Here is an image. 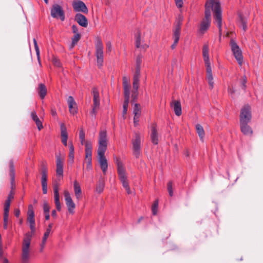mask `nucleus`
Returning <instances> with one entry per match:
<instances>
[{"mask_svg":"<svg viewBox=\"0 0 263 263\" xmlns=\"http://www.w3.org/2000/svg\"><path fill=\"white\" fill-rule=\"evenodd\" d=\"M107 146V133L106 130H101L99 135V146L98 149V162L104 174H106L108 164L104 156Z\"/></svg>","mask_w":263,"mask_h":263,"instance_id":"1","label":"nucleus"},{"mask_svg":"<svg viewBox=\"0 0 263 263\" xmlns=\"http://www.w3.org/2000/svg\"><path fill=\"white\" fill-rule=\"evenodd\" d=\"M209 8L211 10V8L214 12V18L219 29V35L221 34L222 30V11L220 7V4L218 0H209L205 4V10Z\"/></svg>","mask_w":263,"mask_h":263,"instance_id":"2","label":"nucleus"},{"mask_svg":"<svg viewBox=\"0 0 263 263\" xmlns=\"http://www.w3.org/2000/svg\"><path fill=\"white\" fill-rule=\"evenodd\" d=\"M202 53L203 60L206 67V79L208 80L210 88L212 89L214 87V81L212 68L209 56V46L207 44L204 45L202 50Z\"/></svg>","mask_w":263,"mask_h":263,"instance_id":"3","label":"nucleus"},{"mask_svg":"<svg viewBox=\"0 0 263 263\" xmlns=\"http://www.w3.org/2000/svg\"><path fill=\"white\" fill-rule=\"evenodd\" d=\"M32 234L27 233L26 234L23 239L22 245V253L21 256L22 263H29L30 258V242Z\"/></svg>","mask_w":263,"mask_h":263,"instance_id":"4","label":"nucleus"},{"mask_svg":"<svg viewBox=\"0 0 263 263\" xmlns=\"http://www.w3.org/2000/svg\"><path fill=\"white\" fill-rule=\"evenodd\" d=\"M117 164L118 166V173L119 176V178L122 182V185L126 190L128 194H131V191L128 185V183L127 181L126 176L125 173L124 168L122 163L118 160H117Z\"/></svg>","mask_w":263,"mask_h":263,"instance_id":"5","label":"nucleus"},{"mask_svg":"<svg viewBox=\"0 0 263 263\" xmlns=\"http://www.w3.org/2000/svg\"><path fill=\"white\" fill-rule=\"evenodd\" d=\"M95 47L97 65L99 67H101L103 63V46L100 39H97Z\"/></svg>","mask_w":263,"mask_h":263,"instance_id":"6","label":"nucleus"},{"mask_svg":"<svg viewBox=\"0 0 263 263\" xmlns=\"http://www.w3.org/2000/svg\"><path fill=\"white\" fill-rule=\"evenodd\" d=\"M230 46L232 51L233 52V53L238 64L239 65H241L243 62V56L241 49L235 42V41L233 40H231Z\"/></svg>","mask_w":263,"mask_h":263,"instance_id":"7","label":"nucleus"},{"mask_svg":"<svg viewBox=\"0 0 263 263\" xmlns=\"http://www.w3.org/2000/svg\"><path fill=\"white\" fill-rule=\"evenodd\" d=\"M205 17L201 23L199 31L201 33H204L209 28L211 21V12L209 8L205 10Z\"/></svg>","mask_w":263,"mask_h":263,"instance_id":"8","label":"nucleus"},{"mask_svg":"<svg viewBox=\"0 0 263 263\" xmlns=\"http://www.w3.org/2000/svg\"><path fill=\"white\" fill-rule=\"evenodd\" d=\"M250 107L245 105L241 109L240 114V124L249 123L251 120Z\"/></svg>","mask_w":263,"mask_h":263,"instance_id":"9","label":"nucleus"},{"mask_svg":"<svg viewBox=\"0 0 263 263\" xmlns=\"http://www.w3.org/2000/svg\"><path fill=\"white\" fill-rule=\"evenodd\" d=\"M51 16L55 18H60L62 21L65 20V14L62 7L58 4H54L51 9Z\"/></svg>","mask_w":263,"mask_h":263,"instance_id":"10","label":"nucleus"},{"mask_svg":"<svg viewBox=\"0 0 263 263\" xmlns=\"http://www.w3.org/2000/svg\"><path fill=\"white\" fill-rule=\"evenodd\" d=\"M133 154L136 158H139L141 154V138L139 134H136L135 139L132 141Z\"/></svg>","mask_w":263,"mask_h":263,"instance_id":"11","label":"nucleus"},{"mask_svg":"<svg viewBox=\"0 0 263 263\" xmlns=\"http://www.w3.org/2000/svg\"><path fill=\"white\" fill-rule=\"evenodd\" d=\"M64 195L65 203L67 206L68 211L69 212V213L73 214L74 212V210L76 208L75 203L72 201L70 195L67 190L64 191Z\"/></svg>","mask_w":263,"mask_h":263,"instance_id":"12","label":"nucleus"},{"mask_svg":"<svg viewBox=\"0 0 263 263\" xmlns=\"http://www.w3.org/2000/svg\"><path fill=\"white\" fill-rule=\"evenodd\" d=\"M73 10L76 12H82L87 14L88 12V9L84 2L81 1H76L72 3Z\"/></svg>","mask_w":263,"mask_h":263,"instance_id":"13","label":"nucleus"},{"mask_svg":"<svg viewBox=\"0 0 263 263\" xmlns=\"http://www.w3.org/2000/svg\"><path fill=\"white\" fill-rule=\"evenodd\" d=\"M41 184L43 189V193L44 194L47 193V169L45 166L42 167Z\"/></svg>","mask_w":263,"mask_h":263,"instance_id":"14","label":"nucleus"},{"mask_svg":"<svg viewBox=\"0 0 263 263\" xmlns=\"http://www.w3.org/2000/svg\"><path fill=\"white\" fill-rule=\"evenodd\" d=\"M67 103L70 112L72 115H74L77 113L78 110L77 104L72 96L68 97L67 99Z\"/></svg>","mask_w":263,"mask_h":263,"instance_id":"15","label":"nucleus"},{"mask_svg":"<svg viewBox=\"0 0 263 263\" xmlns=\"http://www.w3.org/2000/svg\"><path fill=\"white\" fill-rule=\"evenodd\" d=\"M56 173L57 175L63 176V159L60 156L56 157Z\"/></svg>","mask_w":263,"mask_h":263,"instance_id":"16","label":"nucleus"},{"mask_svg":"<svg viewBox=\"0 0 263 263\" xmlns=\"http://www.w3.org/2000/svg\"><path fill=\"white\" fill-rule=\"evenodd\" d=\"M151 138V141L154 144L156 145L158 143L159 140L157 130V125L155 123L153 124L152 125Z\"/></svg>","mask_w":263,"mask_h":263,"instance_id":"17","label":"nucleus"},{"mask_svg":"<svg viewBox=\"0 0 263 263\" xmlns=\"http://www.w3.org/2000/svg\"><path fill=\"white\" fill-rule=\"evenodd\" d=\"M75 21L81 26L86 27L88 25L87 18L81 13H77L75 16Z\"/></svg>","mask_w":263,"mask_h":263,"instance_id":"18","label":"nucleus"},{"mask_svg":"<svg viewBox=\"0 0 263 263\" xmlns=\"http://www.w3.org/2000/svg\"><path fill=\"white\" fill-rule=\"evenodd\" d=\"M61 135L62 137V142L65 145L67 146V140L68 139V134L67 129L64 123H60Z\"/></svg>","mask_w":263,"mask_h":263,"instance_id":"19","label":"nucleus"},{"mask_svg":"<svg viewBox=\"0 0 263 263\" xmlns=\"http://www.w3.org/2000/svg\"><path fill=\"white\" fill-rule=\"evenodd\" d=\"M171 106L173 108L176 116H179L181 115V106L179 101H173L171 103Z\"/></svg>","mask_w":263,"mask_h":263,"instance_id":"20","label":"nucleus"},{"mask_svg":"<svg viewBox=\"0 0 263 263\" xmlns=\"http://www.w3.org/2000/svg\"><path fill=\"white\" fill-rule=\"evenodd\" d=\"M237 23L239 26L242 27L243 31H246L247 29V18L241 13H239Z\"/></svg>","mask_w":263,"mask_h":263,"instance_id":"21","label":"nucleus"},{"mask_svg":"<svg viewBox=\"0 0 263 263\" xmlns=\"http://www.w3.org/2000/svg\"><path fill=\"white\" fill-rule=\"evenodd\" d=\"M92 144L90 141L85 143V159L86 160H92Z\"/></svg>","mask_w":263,"mask_h":263,"instance_id":"22","label":"nucleus"},{"mask_svg":"<svg viewBox=\"0 0 263 263\" xmlns=\"http://www.w3.org/2000/svg\"><path fill=\"white\" fill-rule=\"evenodd\" d=\"M123 86L124 96H130V85L128 83V79L126 77L123 78Z\"/></svg>","mask_w":263,"mask_h":263,"instance_id":"23","label":"nucleus"},{"mask_svg":"<svg viewBox=\"0 0 263 263\" xmlns=\"http://www.w3.org/2000/svg\"><path fill=\"white\" fill-rule=\"evenodd\" d=\"M9 168H10V172L9 175L10 176L11 179V185L12 189L13 188L14 186V180H15V171H14V166L13 165V162L12 160L9 162Z\"/></svg>","mask_w":263,"mask_h":263,"instance_id":"24","label":"nucleus"},{"mask_svg":"<svg viewBox=\"0 0 263 263\" xmlns=\"http://www.w3.org/2000/svg\"><path fill=\"white\" fill-rule=\"evenodd\" d=\"M92 93L93 95V104L95 105V107H99L100 97L98 89L96 87H93Z\"/></svg>","mask_w":263,"mask_h":263,"instance_id":"25","label":"nucleus"},{"mask_svg":"<svg viewBox=\"0 0 263 263\" xmlns=\"http://www.w3.org/2000/svg\"><path fill=\"white\" fill-rule=\"evenodd\" d=\"M249 123L240 124L241 132L245 135H251L253 130L249 125Z\"/></svg>","mask_w":263,"mask_h":263,"instance_id":"26","label":"nucleus"},{"mask_svg":"<svg viewBox=\"0 0 263 263\" xmlns=\"http://www.w3.org/2000/svg\"><path fill=\"white\" fill-rule=\"evenodd\" d=\"M31 117L32 119L35 122L38 129L40 130L41 129H42L43 127L42 122L38 118L36 113L35 111H32L31 112Z\"/></svg>","mask_w":263,"mask_h":263,"instance_id":"27","label":"nucleus"},{"mask_svg":"<svg viewBox=\"0 0 263 263\" xmlns=\"http://www.w3.org/2000/svg\"><path fill=\"white\" fill-rule=\"evenodd\" d=\"M74 191L77 199L79 200L82 197V191L80 184L77 181L73 183Z\"/></svg>","mask_w":263,"mask_h":263,"instance_id":"28","label":"nucleus"},{"mask_svg":"<svg viewBox=\"0 0 263 263\" xmlns=\"http://www.w3.org/2000/svg\"><path fill=\"white\" fill-rule=\"evenodd\" d=\"M38 93L41 99H44L47 93V89L45 85L42 83L39 85Z\"/></svg>","mask_w":263,"mask_h":263,"instance_id":"29","label":"nucleus"},{"mask_svg":"<svg viewBox=\"0 0 263 263\" xmlns=\"http://www.w3.org/2000/svg\"><path fill=\"white\" fill-rule=\"evenodd\" d=\"M104 180L102 178H100L96 186V191L99 194L101 193L104 190Z\"/></svg>","mask_w":263,"mask_h":263,"instance_id":"30","label":"nucleus"},{"mask_svg":"<svg viewBox=\"0 0 263 263\" xmlns=\"http://www.w3.org/2000/svg\"><path fill=\"white\" fill-rule=\"evenodd\" d=\"M34 212L32 209V205H30L29 206V209L28 211V217L27 220L29 222H35V220L34 218Z\"/></svg>","mask_w":263,"mask_h":263,"instance_id":"31","label":"nucleus"},{"mask_svg":"<svg viewBox=\"0 0 263 263\" xmlns=\"http://www.w3.org/2000/svg\"><path fill=\"white\" fill-rule=\"evenodd\" d=\"M196 131L201 140H203L204 137V131L202 126L200 124H197L196 125Z\"/></svg>","mask_w":263,"mask_h":263,"instance_id":"32","label":"nucleus"},{"mask_svg":"<svg viewBox=\"0 0 263 263\" xmlns=\"http://www.w3.org/2000/svg\"><path fill=\"white\" fill-rule=\"evenodd\" d=\"M52 228V224H49L48 225V228L46 229L45 233H44L43 238V243H45L47 240L48 237L49 236L50 233L51 232Z\"/></svg>","mask_w":263,"mask_h":263,"instance_id":"33","label":"nucleus"},{"mask_svg":"<svg viewBox=\"0 0 263 263\" xmlns=\"http://www.w3.org/2000/svg\"><path fill=\"white\" fill-rule=\"evenodd\" d=\"M141 112V111L140 105L138 103L135 104L133 110L134 116H140Z\"/></svg>","mask_w":263,"mask_h":263,"instance_id":"34","label":"nucleus"},{"mask_svg":"<svg viewBox=\"0 0 263 263\" xmlns=\"http://www.w3.org/2000/svg\"><path fill=\"white\" fill-rule=\"evenodd\" d=\"M85 133L83 129V128H81L79 131V138L80 140L81 144L82 145L85 144L86 142L85 141Z\"/></svg>","mask_w":263,"mask_h":263,"instance_id":"35","label":"nucleus"},{"mask_svg":"<svg viewBox=\"0 0 263 263\" xmlns=\"http://www.w3.org/2000/svg\"><path fill=\"white\" fill-rule=\"evenodd\" d=\"M80 39V34L79 33H76L74 35L73 37L72 38V44L71 48H73L74 45L77 43V42Z\"/></svg>","mask_w":263,"mask_h":263,"instance_id":"36","label":"nucleus"},{"mask_svg":"<svg viewBox=\"0 0 263 263\" xmlns=\"http://www.w3.org/2000/svg\"><path fill=\"white\" fill-rule=\"evenodd\" d=\"M181 25L178 24L176 23L175 28L174 30V36H177L180 37V32Z\"/></svg>","mask_w":263,"mask_h":263,"instance_id":"37","label":"nucleus"},{"mask_svg":"<svg viewBox=\"0 0 263 263\" xmlns=\"http://www.w3.org/2000/svg\"><path fill=\"white\" fill-rule=\"evenodd\" d=\"M54 202L56 206V208L58 211H60L61 210V205L60 201V196H54Z\"/></svg>","mask_w":263,"mask_h":263,"instance_id":"38","label":"nucleus"},{"mask_svg":"<svg viewBox=\"0 0 263 263\" xmlns=\"http://www.w3.org/2000/svg\"><path fill=\"white\" fill-rule=\"evenodd\" d=\"M9 219V213H4V229H7L8 228V222Z\"/></svg>","mask_w":263,"mask_h":263,"instance_id":"39","label":"nucleus"},{"mask_svg":"<svg viewBox=\"0 0 263 263\" xmlns=\"http://www.w3.org/2000/svg\"><path fill=\"white\" fill-rule=\"evenodd\" d=\"M141 45V37L140 33H138L136 35L135 46L136 48H140Z\"/></svg>","mask_w":263,"mask_h":263,"instance_id":"40","label":"nucleus"},{"mask_svg":"<svg viewBox=\"0 0 263 263\" xmlns=\"http://www.w3.org/2000/svg\"><path fill=\"white\" fill-rule=\"evenodd\" d=\"M11 203V199H8L6 200L4 206V212L5 213H9V208Z\"/></svg>","mask_w":263,"mask_h":263,"instance_id":"41","label":"nucleus"},{"mask_svg":"<svg viewBox=\"0 0 263 263\" xmlns=\"http://www.w3.org/2000/svg\"><path fill=\"white\" fill-rule=\"evenodd\" d=\"M139 80H133V91H135V93H137L139 88Z\"/></svg>","mask_w":263,"mask_h":263,"instance_id":"42","label":"nucleus"},{"mask_svg":"<svg viewBox=\"0 0 263 263\" xmlns=\"http://www.w3.org/2000/svg\"><path fill=\"white\" fill-rule=\"evenodd\" d=\"M167 190L168 192L169 195L170 196H173V183L172 181H169L167 183Z\"/></svg>","mask_w":263,"mask_h":263,"instance_id":"43","label":"nucleus"},{"mask_svg":"<svg viewBox=\"0 0 263 263\" xmlns=\"http://www.w3.org/2000/svg\"><path fill=\"white\" fill-rule=\"evenodd\" d=\"M142 56L139 54L137 56L136 61V68H140L141 64L142 63Z\"/></svg>","mask_w":263,"mask_h":263,"instance_id":"44","label":"nucleus"},{"mask_svg":"<svg viewBox=\"0 0 263 263\" xmlns=\"http://www.w3.org/2000/svg\"><path fill=\"white\" fill-rule=\"evenodd\" d=\"M140 76V68H136L135 73L134 75L133 80H139Z\"/></svg>","mask_w":263,"mask_h":263,"instance_id":"45","label":"nucleus"},{"mask_svg":"<svg viewBox=\"0 0 263 263\" xmlns=\"http://www.w3.org/2000/svg\"><path fill=\"white\" fill-rule=\"evenodd\" d=\"M99 107H95V105L93 104L92 109L90 112V115L92 118V119H95L96 117V109L98 108Z\"/></svg>","mask_w":263,"mask_h":263,"instance_id":"46","label":"nucleus"},{"mask_svg":"<svg viewBox=\"0 0 263 263\" xmlns=\"http://www.w3.org/2000/svg\"><path fill=\"white\" fill-rule=\"evenodd\" d=\"M158 206V201L156 200L154 202L153 205V208H152V212H153V214L154 215H156L157 212Z\"/></svg>","mask_w":263,"mask_h":263,"instance_id":"47","label":"nucleus"},{"mask_svg":"<svg viewBox=\"0 0 263 263\" xmlns=\"http://www.w3.org/2000/svg\"><path fill=\"white\" fill-rule=\"evenodd\" d=\"M52 62L53 64L57 67H60L61 66V64L60 60L56 57L53 58Z\"/></svg>","mask_w":263,"mask_h":263,"instance_id":"48","label":"nucleus"},{"mask_svg":"<svg viewBox=\"0 0 263 263\" xmlns=\"http://www.w3.org/2000/svg\"><path fill=\"white\" fill-rule=\"evenodd\" d=\"M43 209L44 213H49L50 206L47 201L44 202Z\"/></svg>","mask_w":263,"mask_h":263,"instance_id":"49","label":"nucleus"},{"mask_svg":"<svg viewBox=\"0 0 263 263\" xmlns=\"http://www.w3.org/2000/svg\"><path fill=\"white\" fill-rule=\"evenodd\" d=\"M54 196H59V185L57 183L53 185Z\"/></svg>","mask_w":263,"mask_h":263,"instance_id":"50","label":"nucleus"},{"mask_svg":"<svg viewBox=\"0 0 263 263\" xmlns=\"http://www.w3.org/2000/svg\"><path fill=\"white\" fill-rule=\"evenodd\" d=\"M247 78L246 77V76H243L242 80H241V87L242 89H245L246 87V83H247Z\"/></svg>","mask_w":263,"mask_h":263,"instance_id":"51","label":"nucleus"},{"mask_svg":"<svg viewBox=\"0 0 263 263\" xmlns=\"http://www.w3.org/2000/svg\"><path fill=\"white\" fill-rule=\"evenodd\" d=\"M29 226L31 230V233L33 234L35 232V222H29Z\"/></svg>","mask_w":263,"mask_h":263,"instance_id":"52","label":"nucleus"},{"mask_svg":"<svg viewBox=\"0 0 263 263\" xmlns=\"http://www.w3.org/2000/svg\"><path fill=\"white\" fill-rule=\"evenodd\" d=\"M175 4L178 8H181L183 6V1L182 0H175Z\"/></svg>","mask_w":263,"mask_h":263,"instance_id":"53","label":"nucleus"},{"mask_svg":"<svg viewBox=\"0 0 263 263\" xmlns=\"http://www.w3.org/2000/svg\"><path fill=\"white\" fill-rule=\"evenodd\" d=\"M174 43L171 46V47L172 49H174L175 48L177 44L178 43V42L179 41V37H177V36H174Z\"/></svg>","mask_w":263,"mask_h":263,"instance_id":"54","label":"nucleus"},{"mask_svg":"<svg viewBox=\"0 0 263 263\" xmlns=\"http://www.w3.org/2000/svg\"><path fill=\"white\" fill-rule=\"evenodd\" d=\"M106 50L107 52H110L112 50V45L110 41L106 43Z\"/></svg>","mask_w":263,"mask_h":263,"instance_id":"55","label":"nucleus"},{"mask_svg":"<svg viewBox=\"0 0 263 263\" xmlns=\"http://www.w3.org/2000/svg\"><path fill=\"white\" fill-rule=\"evenodd\" d=\"M183 20V16L182 15L180 14L178 16V18H177V21H176V23L178 24L181 25Z\"/></svg>","mask_w":263,"mask_h":263,"instance_id":"56","label":"nucleus"},{"mask_svg":"<svg viewBox=\"0 0 263 263\" xmlns=\"http://www.w3.org/2000/svg\"><path fill=\"white\" fill-rule=\"evenodd\" d=\"M235 90L233 88H228V92L229 95L231 96L232 98H234V94L235 93Z\"/></svg>","mask_w":263,"mask_h":263,"instance_id":"57","label":"nucleus"},{"mask_svg":"<svg viewBox=\"0 0 263 263\" xmlns=\"http://www.w3.org/2000/svg\"><path fill=\"white\" fill-rule=\"evenodd\" d=\"M87 162L86 168L87 170H91L92 168L91 160H86Z\"/></svg>","mask_w":263,"mask_h":263,"instance_id":"58","label":"nucleus"},{"mask_svg":"<svg viewBox=\"0 0 263 263\" xmlns=\"http://www.w3.org/2000/svg\"><path fill=\"white\" fill-rule=\"evenodd\" d=\"M140 118V116H134V123L135 126H137L139 122V119Z\"/></svg>","mask_w":263,"mask_h":263,"instance_id":"59","label":"nucleus"},{"mask_svg":"<svg viewBox=\"0 0 263 263\" xmlns=\"http://www.w3.org/2000/svg\"><path fill=\"white\" fill-rule=\"evenodd\" d=\"M72 30L74 33H78V29L76 25H73L72 26Z\"/></svg>","mask_w":263,"mask_h":263,"instance_id":"60","label":"nucleus"},{"mask_svg":"<svg viewBox=\"0 0 263 263\" xmlns=\"http://www.w3.org/2000/svg\"><path fill=\"white\" fill-rule=\"evenodd\" d=\"M74 152H69V157L71 160V162H73L74 159Z\"/></svg>","mask_w":263,"mask_h":263,"instance_id":"61","label":"nucleus"},{"mask_svg":"<svg viewBox=\"0 0 263 263\" xmlns=\"http://www.w3.org/2000/svg\"><path fill=\"white\" fill-rule=\"evenodd\" d=\"M35 50V52H36V55H37L38 61H39L40 64H41L40 57V50H39V49H36Z\"/></svg>","mask_w":263,"mask_h":263,"instance_id":"62","label":"nucleus"},{"mask_svg":"<svg viewBox=\"0 0 263 263\" xmlns=\"http://www.w3.org/2000/svg\"><path fill=\"white\" fill-rule=\"evenodd\" d=\"M51 115L53 117H57V111H56V110L55 108H51Z\"/></svg>","mask_w":263,"mask_h":263,"instance_id":"63","label":"nucleus"},{"mask_svg":"<svg viewBox=\"0 0 263 263\" xmlns=\"http://www.w3.org/2000/svg\"><path fill=\"white\" fill-rule=\"evenodd\" d=\"M127 109L123 108L122 117L124 119H125L126 118V115L127 114Z\"/></svg>","mask_w":263,"mask_h":263,"instance_id":"64","label":"nucleus"}]
</instances>
